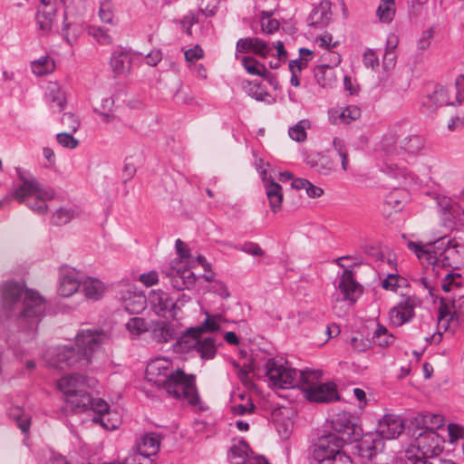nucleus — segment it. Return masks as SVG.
I'll list each match as a JSON object with an SVG mask.
<instances>
[{
	"instance_id": "14",
	"label": "nucleus",
	"mask_w": 464,
	"mask_h": 464,
	"mask_svg": "<svg viewBox=\"0 0 464 464\" xmlns=\"http://www.w3.org/2000/svg\"><path fill=\"white\" fill-rule=\"evenodd\" d=\"M418 451L426 458L438 456L444 449V440L436 431L422 430L415 439Z\"/></svg>"
},
{
	"instance_id": "2",
	"label": "nucleus",
	"mask_w": 464,
	"mask_h": 464,
	"mask_svg": "<svg viewBox=\"0 0 464 464\" xmlns=\"http://www.w3.org/2000/svg\"><path fill=\"white\" fill-rule=\"evenodd\" d=\"M98 381L92 377L74 372L58 381L59 390L66 396V408L74 413L92 410L100 416L110 410V405L101 398H92L89 389H94Z\"/></svg>"
},
{
	"instance_id": "32",
	"label": "nucleus",
	"mask_w": 464,
	"mask_h": 464,
	"mask_svg": "<svg viewBox=\"0 0 464 464\" xmlns=\"http://www.w3.org/2000/svg\"><path fill=\"white\" fill-rule=\"evenodd\" d=\"M314 75L317 83L324 88L332 87L336 82L334 68L325 63L317 65L314 70Z\"/></svg>"
},
{
	"instance_id": "13",
	"label": "nucleus",
	"mask_w": 464,
	"mask_h": 464,
	"mask_svg": "<svg viewBox=\"0 0 464 464\" xmlns=\"http://www.w3.org/2000/svg\"><path fill=\"white\" fill-rule=\"evenodd\" d=\"M148 302L156 314L166 319H174L177 316L178 304L173 297L163 291H150Z\"/></svg>"
},
{
	"instance_id": "4",
	"label": "nucleus",
	"mask_w": 464,
	"mask_h": 464,
	"mask_svg": "<svg viewBox=\"0 0 464 464\" xmlns=\"http://www.w3.org/2000/svg\"><path fill=\"white\" fill-rule=\"evenodd\" d=\"M170 362L168 360L156 359L147 366V374L150 376H162L163 379L154 382L162 386L166 392L179 400H185L191 406H198L201 402L196 386V376L186 374L181 369L175 371L169 369Z\"/></svg>"
},
{
	"instance_id": "57",
	"label": "nucleus",
	"mask_w": 464,
	"mask_h": 464,
	"mask_svg": "<svg viewBox=\"0 0 464 464\" xmlns=\"http://www.w3.org/2000/svg\"><path fill=\"white\" fill-rule=\"evenodd\" d=\"M408 247L409 249L412 250L419 258L425 257L428 261V253H431L432 251V243H430L424 246L419 243L410 241L408 243Z\"/></svg>"
},
{
	"instance_id": "33",
	"label": "nucleus",
	"mask_w": 464,
	"mask_h": 464,
	"mask_svg": "<svg viewBox=\"0 0 464 464\" xmlns=\"http://www.w3.org/2000/svg\"><path fill=\"white\" fill-rule=\"evenodd\" d=\"M249 450H251L248 443L242 440L230 448L227 458L232 464H246L249 459Z\"/></svg>"
},
{
	"instance_id": "47",
	"label": "nucleus",
	"mask_w": 464,
	"mask_h": 464,
	"mask_svg": "<svg viewBox=\"0 0 464 464\" xmlns=\"http://www.w3.org/2000/svg\"><path fill=\"white\" fill-rule=\"evenodd\" d=\"M92 420L94 423L102 425L105 430H116L120 423L117 418L114 419L112 417V413L110 411V410L106 413L93 417Z\"/></svg>"
},
{
	"instance_id": "41",
	"label": "nucleus",
	"mask_w": 464,
	"mask_h": 464,
	"mask_svg": "<svg viewBox=\"0 0 464 464\" xmlns=\"http://www.w3.org/2000/svg\"><path fill=\"white\" fill-rule=\"evenodd\" d=\"M405 196V190L401 188H394L389 194L385 196L384 206L395 212H399L403 208V198Z\"/></svg>"
},
{
	"instance_id": "39",
	"label": "nucleus",
	"mask_w": 464,
	"mask_h": 464,
	"mask_svg": "<svg viewBox=\"0 0 464 464\" xmlns=\"http://www.w3.org/2000/svg\"><path fill=\"white\" fill-rule=\"evenodd\" d=\"M31 67L35 75L43 76L53 72L55 68V63L49 56H42L38 60L33 61Z\"/></svg>"
},
{
	"instance_id": "1",
	"label": "nucleus",
	"mask_w": 464,
	"mask_h": 464,
	"mask_svg": "<svg viewBox=\"0 0 464 464\" xmlns=\"http://www.w3.org/2000/svg\"><path fill=\"white\" fill-rule=\"evenodd\" d=\"M0 291L3 312L6 316L15 315V329L8 331L6 342L18 357L24 353L22 346L37 338L46 301L38 292L24 290V285L17 282L4 283Z\"/></svg>"
},
{
	"instance_id": "46",
	"label": "nucleus",
	"mask_w": 464,
	"mask_h": 464,
	"mask_svg": "<svg viewBox=\"0 0 464 464\" xmlns=\"http://www.w3.org/2000/svg\"><path fill=\"white\" fill-rule=\"evenodd\" d=\"M309 126V121L303 120L298 121L295 126L291 127L288 130L290 138L295 141L303 142L306 140L305 128Z\"/></svg>"
},
{
	"instance_id": "50",
	"label": "nucleus",
	"mask_w": 464,
	"mask_h": 464,
	"mask_svg": "<svg viewBox=\"0 0 464 464\" xmlns=\"http://www.w3.org/2000/svg\"><path fill=\"white\" fill-rule=\"evenodd\" d=\"M272 50L273 47L269 46L266 41L258 37H253L252 52L255 54L259 55L262 58H266L268 55H270Z\"/></svg>"
},
{
	"instance_id": "31",
	"label": "nucleus",
	"mask_w": 464,
	"mask_h": 464,
	"mask_svg": "<svg viewBox=\"0 0 464 464\" xmlns=\"http://www.w3.org/2000/svg\"><path fill=\"white\" fill-rule=\"evenodd\" d=\"M82 282L77 278L73 271L63 275L60 280L58 292L60 295L68 297L79 290Z\"/></svg>"
},
{
	"instance_id": "54",
	"label": "nucleus",
	"mask_w": 464,
	"mask_h": 464,
	"mask_svg": "<svg viewBox=\"0 0 464 464\" xmlns=\"http://www.w3.org/2000/svg\"><path fill=\"white\" fill-rule=\"evenodd\" d=\"M62 124L69 132H75L80 127L79 119L72 112H64L61 118Z\"/></svg>"
},
{
	"instance_id": "59",
	"label": "nucleus",
	"mask_w": 464,
	"mask_h": 464,
	"mask_svg": "<svg viewBox=\"0 0 464 464\" xmlns=\"http://www.w3.org/2000/svg\"><path fill=\"white\" fill-rule=\"evenodd\" d=\"M99 16L101 20L104 23L110 24L113 19V13L111 11V1L107 0L101 3Z\"/></svg>"
},
{
	"instance_id": "10",
	"label": "nucleus",
	"mask_w": 464,
	"mask_h": 464,
	"mask_svg": "<svg viewBox=\"0 0 464 464\" xmlns=\"http://www.w3.org/2000/svg\"><path fill=\"white\" fill-rule=\"evenodd\" d=\"M439 326L445 331L454 329L464 322V295L458 298L449 299L447 297L440 298V307L438 309Z\"/></svg>"
},
{
	"instance_id": "56",
	"label": "nucleus",
	"mask_w": 464,
	"mask_h": 464,
	"mask_svg": "<svg viewBox=\"0 0 464 464\" xmlns=\"http://www.w3.org/2000/svg\"><path fill=\"white\" fill-rule=\"evenodd\" d=\"M235 248L255 256H263L265 255V251L255 242H246L243 245L236 246Z\"/></svg>"
},
{
	"instance_id": "62",
	"label": "nucleus",
	"mask_w": 464,
	"mask_h": 464,
	"mask_svg": "<svg viewBox=\"0 0 464 464\" xmlns=\"http://www.w3.org/2000/svg\"><path fill=\"white\" fill-rule=\"evenodd\" d=\"M362 62L367 68L375 69L379 66V58L372 49H367L364 52Z\"/></svg>"
},
{
	"instance_id": "48",
	"label": "nucleus",
	"mask_w": 464,
	"mask_h": 464,
	"mask_svg": "<svg viewBox=\"0 0 464 464\" xmlns=\"http://www.w3.org/2000/svg\"><path fill=\"white\" fill-rule=\"evenodd\" d=\"M406 283V279L399 274H390L382 282V286L385 290L396 291Z\"/></svg>"
},
{
	"instance_id": "3",
	"label": "nucleus",
	"mask_w": 464,
	"mask_h": 464,
	"mask_svg": "<svg viewBox=\"0 0 464 464\" xmlns=\"http://www.w3.org/2000/svg\"><path fill=\"white\" fill-rule=\"evenodd\" d=\"M108 339V334L99 329H83L75 337V346L63 345L53 349V365L58 368L86 367L92 361V355L98 351Z\"/></svg>"
},
{
	"instance_id": "27",
	"label": "nucleus",
	"mask_w": 464,
	"mask_h": 464,
	"mask_svg": "<svg viewBox=\"0 0 464 464\" xmlns=\"http://www.w3.org/2000/svg\"><path fill=\"white\" fill-rule=\"evenodd\" d=\"M35 185L36 184L34 183V181H24V183H20L11 193L5 195L4 198L0 199V209L10 206L14 199L22 204L24 201V191L28 192L29 190L35 188Z\"/></svg>"
},
{
	"instance_id": "18",
	"label": "nucleus",
	"mask_w": 464,
	"mask_h": 464,
	"mask_svg": "<svg viewBox=\"0 0 464 464\" xmlns=\"http://www.w3.org/2000/svg\"><path fill=\"white\" fill-rule=\"evenodd\" d=\"M178 267L171 266L168 273L170 284L178 291L190 289L194 286L197 276L189 268H187L182 261L177 263Z\"/></svg>"
},
{
	"instance_id": "63",
	"label": "nucleus",
	"mask_w": 464,
	"mask_h": 464,
	"mask_svg": "<svg viewBox=\"0 0 464 464\" xmlns=\"http://www.w3.org/2000/svg\"><path fill=\"white\" fill-rule=\"evenodd\" d=\"M262 31L265 34H270L279 29V23L274 18L267 17L263 19L261 23Z\"/></svg>"
},
{
	"instance_id": "38",
	"label": "nucleus",
	"mask_w": 464,
	"mask_h": 464,
	"mask_svg": "<svg viewBox=\"0 0 464 464\" xmlns=\"http://www.w3.org/2000/svg\"><path fill=\"white\" fill-rule=\"evenodd\" d=\"M395 0H381L376 15L382 23H391L395 15Z\"/></svg>"
},
{
	"instance_id": "21",
	"label": "nucleus",
	"mask_w": 464,
	"mask_h": 464,
	"mask_svg": "<svg viewBox=\"0 0 464 464\" xmlns=\"http://www.w3.org/2000/svg\"><path fill=\"white\" fill-rule=\"evenodd\" d=\"M338 289L343 295V300L354 304L362 294V285L354 279L353 272L351 269H344L338 283Z\"/></svg>"
},
{
	"instance_id": "52",
	"label": "nucleus",
	"mask_w": 464,
	"mask_h": 464,
	"mask_svg": "<svg viewBox=\"0 0 464 464\" xmlns=\"http://www.w3.org/2000/svg\"><path fill=\"white\" fill-rule=\"evenodd\" d=\"M340 116L344 124H349L352 121L360 118L361 110L359 107L355 105H350L341 110Z\"/></svg>"
},
{
	"instance_id": "34",
	"label": "nucleus",
	"mask_w": 464,
	"mask_h": 464,
	"mask_svg": "<svg viewBox=\"0 0 464 464\" xmlns=\"http://www.w3.org/2000/svg\"><path fill=\"white\" fill-rule=\"evenodd\" d=\"M175 334V329L171 324L161 322L152 330L151 337L155 342L163 343L174 339Z\"/></svg>"
},
{
	"instance_id": "37",
	"label": "nucleus",
	"mask_w": 464,
	"mask_h": 464,
	"mask_svg": "<svg viewBox=\"0 0 464 464\" xmlns=\"http://www.w3.org/2000/svg\"><path fill=\"white\" fill-rule=\"evenodd\" d=\"M207 318L201 325L197 327H190L194 329L196 334H202L203 333H214L220 329L219 321H227L221 314L211 316L208 312L206 313Z\"/></svg>"
},
{
	"instance_id": "42",
	"label": "nucleus",
	"mask_w": 464,
	"mask_h": 464,
	"mask_svg": "<svg viewBox=\"0 0 464 464\" xmlns=\"http://www.w3.org/2000/svg\"><path fill=\"white\" fill-rule=\"evenodd\" d=\"M243 88L249 96L258 102H264L266 101V97L269 96V93L266 91L261 82L248 81L243 83Z\"/></svg>"
},
{
	"instance_id": "35",
	"label": "nucleus",
	"mask_w": 464,
	"mask_h": 464,
	"mask_svg": "<svg viewBox=\"0 0 464 464\" xmlns=\"http://www.w3.org/2000/svg\"><path fill=\"white\" fill-rule=\"evenodd\" d=\"M81 287L85 296L89 299L99 300L103 294L104 286L98 279L88 278L82 283Z\"/></svg>"
},
{
	"instance_id": "7",
	"label": "nucleus",
	"mask_w": 464,
	"mask_h": 464,
	"mask_svg": "<svg viewBox=\"0 0 464 464\" xmlns=\"http://www.w3.org/2000/svg\"><path fill=\"white\" fill-rule=\"evenodd\" d=\"M424 194L435 202L443 227L454 230L464 227V208L455 196L450 198L442 194L440 188L427 189Z\"/></svg>"
},
{
	"instance_id": "19",
	"label": "nucleus",
	"mask_w": 464,
	"mask_h": 464,
	"mask_svg": "<svg viewBox=\"0 0 464 464\" xmlns=\"http://www.w3.org/2000/svg\"><path fill=\"white\" fill-rule=\"evenodd\" d=\"M404 429L403 420L400 416L385 414L382 419L379 420L375 431L385 440L398 438L403 432Z\"/></svg>"
},
{
	"instance_id": "44",
	"label": "nucleus",
	"mask_w": 464,
	"mask_h": 464,
	"mask_svg": "<svg viewBox=\"0 0 464 464\" xmlns=\"http://www.w3.org/2000/svg\"><path fill=\"white\" fill-rule=\"evenodd\" d=\"M126 329L133 336H140L149 330V324L144 318L132 317L125 324Z\"/></svg>"
},
{
	"instance_id": "23",
	"label": "nucleus",
	"mask_w": 464,
	"mask_h": 464,
	"mask_svg": "<svg viewBox=\"0 0 464 464\" xmlns=\"http://www.w3.org/2000/svg\"><path fill=\"white\" fill-rule=\"evenodd\" d=\"M82 32L81 24L77 21V17L70 14L69 11L65 9L63 13L62 36L64 41L72 46L77 38Z\"/></svg>"
},
{
	"instance_id": "51",
	"label": "nucleus",
	"mask_w": 464,
	"mask_h": 464,
	"mask_svg": "<svg viewBox=\"0 0 464 464\" xmlns=\"http://www.w3.org/2000/svg\"><path fill=\"white\" fill-rule=\"evenodd\" d=\"M319 464H353L351 457L345 450L335 452V455L324 457V459L318 462Z\"/></svg>"
},
{
	"instance_id": "8",
	"label": "nucleus",
	"mask_w": 464,
	"mask_h": 464,
	"mask_svg": "<svg viewBox=\"0 0 464 464\" xmlns=\"http://www.w3.org/2000/svg\"><path fill=\"white\" fill-rule=\"evenodd\" d=\"M175 349L181 353L196 351L203 360H211L217 354L215 339L212 337L201 338L196 334L194 329H187L178 338Z\"/></svg>"
},
{
	"instance_id": "43",
	"label": "nucleus",
	"mask_w": 464,
	"mask_h": 464,
	"mask_svg": "<svg viewBox=\"0 0 464 464\" xmlns=\"http://www.w3.org/2000/svg\"><path fill=\"white\" fill-rule=\"evenodd\" d=\"M373 342L381 347H387L394 342L395 337L389 334L387 328L380 324L372 335Z\"/></svg>"
},
{
	"instance_id": "55",
	"label": "nucleus",
	"mask_w": 464,
	"mask_h": 464,
	"mask_svg": "<svg viewBox=\"0 0 464 464\" xmlns=\"http://www.w3.org/2000/svg\"><path fill=\"white\" fill-rule=\"evenodd\" d=\"M351 345L355 351L362 353L371 348L372 341L364 338L362 334H357L351 339Z\"/></svg>"
},
{
	"instance_id": "15",
	"label": "nucleus",
	"mask_w": 464,
	"mask_h": 464,
	"mask_svg": "<svg viewBox=\"0 0 464 464\" xmlns=\"http://www.w3.org/2000/svg\"><path fill=\"white\" fill-rule=\"evenodd\" d=\"M355 442L353 448L356 453L366 459H372L384 448V440L376 431L362 433V437Z\"/></svg>"
},
{
	"instance_id": "16",
	"label": "nucleus",
	"mask_w": 464,
	"mask_h": 464,
	"mask_svg": "<svg viewBox=\"0 0 464 464\" xmlns=\"http://www.w3.org/2000/svg\"><path fill=\"white\" fill-rule=\"evenodd\" d=\"M345 443L335 433H328L322 436L315 444L313 456L317 462L324 459V457L335 455V452L343 451Z\"/></svg>"
},
{
	"instance_id": "28",
	"label": "nucleus",
	"mask_w": 464,
	"mask_h": 464,
	"mask_svg": "<svg viewBox=\"0 0 464 464\" xmlns=\"http://www.w3.org/2000/svg\"><path fill=\"white\" fill-rule=\"evenodd\" d=\"M266 193L269 200L271 210L276 213L281 209L283 202L282 186L273 179L265 180Z\"/></svg>"
},
{
	"instance_id": "60",
	"label": "nucleus",
	"mask_w": 464,
	"mask_h": 464,
	"mask_svg": "<svg viewBox=\"0 0 464 464\" xmlns=\"http://www.w3.org/2000/svg\"><path fill=\"white\" fill-rule=\"evenodd\" d=\"M90 34L101 44H109L111 43L112 39L111 35L108 34L107 30L103 27H93L92 28Z\"/></svg>"
},
{
	"instance_id": "20",
	"label": "nucleus",
	"mask_w": 464,
	"mask_h": 464,
	"mask_svg": "<svg viewBox=\"0 0 464 464\" xmlns=\"http://www.w3.org/2000/svg\"><path fill=\"white\" fill-rule=\"evenodd\" d=\"M421 104L429 112H434L440 107L454 105V102L450 101L448 90L440 84H435L432 90L428 91L423 96Z\"/></svg>"
},
{
	"instance_id": "64",
	"label": "nucleus",
	"mask_w": 464,
	"mask_h": 464,
	"mask_svg": "<svg viewBox=\"0 0 464 464\" xmlns=\"http://www.w3.org/2000/svg\"><path fill=\"white\" fill-rule=\"evenodd\" d=\"M406 459L404 460V464H433L429 460V458L421 455L412 454L411 451H406Z\"/></svg>"
},
{
	"instance_id": "36",
	"label": "nucleus",
	"mask_w": 464,
	"mask_h": 464,
	"mask_svg": "<svg viewBox=\"0 0 464 464\" xmlns=\"http://www.w3.org/2000/svg\"><path fill=\"white\" fill-rule=\"evenodd\" d=\"M400 148L407 154L416 156L424 148V142L421 137L418 135H410L401 141Z\"/></svg>"
},
{
	"instance_id": "61",
	"label": "nucleus",
	"mask_w": 464,
	"mask_h": 464,
	"mask_svg": "<svg viewBox=\"0 0 464 464\" xmlns=\"http://www.w3.org/2000/svg\"><path fill=\"white\" fill-rule=\"evenodd\" d=\"M448 433L450 441L453 443L464 437V428L459 424L450 423L448 425Z\"/></svg>"
},
{
	"instance_id": "53",
	"label": "nucleus",
	"mask_w": 464,
	"mask_h": 464,
	"mask_svg": "<svg viewBox=\"0 0 464 464\" xmlns=\"http://www.w3.org/2000/svg\"><path fill=\"white\" fill-rule=\"evenodd\" d=\"M73 132L64 131L56 135L57 142L67 149H74L78 146L79 141L72 136Z\"/></svg>"
},
{
	"instance_id": "22",
	"label": "nucleus",
	"mask_w": 464,
	"mask_h": 464,
	"mask_svg": "<svg viewBox=\"0 0 464 464\" xmlns=\"http://www.w3.org/2000/svg\"><path fill=\"white\" fill-rule=\"evenodd\" d=\"M122 306L130 314H138L146 308L147 298L141 292H136L134 286H128L121 295Z\"/></svg>"
},
{
	"instance_id": "45",
	"label": "nucleus",
	"mask_w": 464,
	"mask_h": 464,
	"mask_svg": "<svg viewBox=\"0 0 464 464\" xmlns=\"http://www.w3.org/2000/svg\"><path fill=\"white\" fill-rule=\"evenodd\" d=\"M242 65L245 70L252 75L261 76L266 72L265 64L259 63L256 58L252 56H245L242 58Z\"/></svg>"
},
{
	"instance_id": "6",
	"label": "nucleus",
	"mask_w": 464,
	"mask_h": 464,
	"mask_svg": "<svg viewBox=\"0 0 464 464\" xmlns=\"http://www.w3.org/2000/svg\"><path fill=\"white\" fill-rule=\"evenodd\" d=\"M322 372L304 369L300 372L301 391L304 398L312 402L329 403L340 400L334 382H321Z\"/></svg>"
},
{
	"instance_id": "25",
	"label": "nucleus",
	"mask_w": 464,
	"mask_h": 464,
	"mask_svg": "<svg viewBox=\"0 0 464 464\" xmlns=\"http://www.w3.org/2000/svg\"><path fill=\"white\" fill-rule=\"evenodd\" d=\"M331 2L329 0L322 1L310 13L307 19L308 24L312 26L326 25L331 19Z\"/></svg>"
},
{
	"instance_id": "24",
	"label": "nucleus",
	"mask_w": 464,
	"mask_h": 464,
	"mask_svg": "<svg viewBox=\"0 0 464 464\" xmlns=\"http://www.w3.org/2000/svg\"><path fill=\"white\" fill-rule=\"evenodd\" d=\"M268 359H271L268 357L266 353L262 351H256L253 352L251 354V358L248 360L247 363L244 364L243 367L239 368L238 370V376L239 378L245 382L248 379V374L250 372L256 373L258 372L261 368L265 369V364Z\"/></svg>"
},
{
	"instance_id": "9",
	"label": "nucleus",
	"mask_w": 464,
	"mask_h": 464,
	"mask_svg": "<svg viewBox=\"0 0 464 464\" xmlns=\"http://www.w3.org/2000/svg\"><path fill=\"white\" fill-rule=\"evenodd\" d=\"M16 173L21 183L24 181H34L36 185L35 188L28 191H24V201L22 204H25L34 212L43 215L45 214L48 208L46 200L53 199L55 196V192L51 188H44L34 177H26L24 170L21 168H16Z\"/></svg>"
},
{
	"instance_id": "26",
	"label": "nucleus",
	"mask_w": 464,
	"mask_h": 464,
	"mask_svg": "<svg viewBox=\"0 0 464 464\" xmlns=\"http://www.w3.org/2000/svg\"><path fill=\"white\" fill-rule=\"evenodd\" d=\"M111 67L115 75H121L130 71L131 56L127 51L115 50L111 57Z\"/></svg>"
},
{
	"instance_id": "58",
	"label": "nucleus",
	"mask_w": 464,
	"mask_h": 464,
	"mask_svg": "<svg viewBox=\"0 0 464 464\" xmlns=\"http://www.w3.org/2000/svg\"><path fill=\"white\" fill-rule=\"evenodd\" d=\"M255 410H256V406L251 398L247 399V401L246 404H237V405H233L231 407L232 412L234 414L240 415V416L246 415L247 413H253V412H255Z\"/></svg>"
},
{
	"instance_id": "30",
	"label": "nucleus",
	"mask_w": 464,
	"mask_h": 464,
	"mask_svg": "<svg viewBox=\"0 0 464 464\" xmlns=\"http://www.w3.org/2000/svg\"><path fill=\"white\" fill-rule=\"evenodd\" d=\"M415 421L418 429L435 431L443 426L444 419L440 414L426 412L419 414Z\"/></svg>"
},
{
	"instance_id": "17",
	"label": "nucleus",
	"mask_w": 464,
	"mask_h": 464,
	"mask_svg": "<svg viewBox=\"0 0 464 464\" xmlns=\"http://www.w3.org/2000/svg\"><path fill=\"white\" fill-rule=\"evenodd\" d=\"M416 300L413 297H404L389 312V320L392 325L401 326L410 322L415 315Z\"/></svg>"
},
{
	"instance_id": "29",
	"label": "nucleus",
	"mask_w": 464,
	"mask_h": 464,
	"mask_svg": "<svg viewBox=\"0 0 464 464\" xmlns=\"http://www.w3.org/2000/svg\"><path fill=\"white\" fill-rule=\"evenodd\" d=\"M160 436L156 433H149L142 437L138 446V453L140 457H150L158 453L160 450Z\"/></svg>"
},
{
	"instance_id": "5",
	"label": "nucleus",
	"mask_w": 464,
	"mask_h": 464,
	"mask_svg": "<svg viewBox=\"0 0 464 464\" xmlns=\"http://www.w3.org/2000/svg\"><path fill=\"white\" fill-rule=\"evenodd\" d=\"M440 237L432 242V251L428 253V263L439 276V268L458 269L464 263V234L445 241Z\"/></svg>"
},
{
	"instance_id": "49",
	"label": "nucleus",
	"mask_w": 464,
	"mask_h": 464,
	"mask_svg": "<svg viewBox=\"0 0 464 464\" xmlns=\"http://www.w3.org/2000/svg\"><path fill=\"white\" fill-rule=\"evenodd\" d=\"M73 218V210L61 208L53 213L51 222L55 226H63L69 223Z\"/></svg>"
},
{
	"instance_id": "11",
	"label": "nucleus",
	"mask_w": 464,
	"mask_h": 464,
	"mask_svg": "<svg viewBox=\"0 0 464 464\" xmlns=\"http://www.w3.org/2000/svg\"><path fill=\"white\" fill-rule=\"evenodd\" d=\"M303 370L287 368L276 359H268L265 364V373L272 385L280 389L301 388L300 372Z\"/></svg>"
},
{
	"instance_id": "12",
	"label": "nucleus",
	"mask_w": 464,
	"mask_h": 464,
	"mask_svg": "<svg viewBox=\"0 0 464 464\" xmlns=\"http://www.w3.org/2000/svg\"><path fill=\"white\" fill-rule=\"evenodd\" d=\"M332 429L345 444L357 441L362 435V427L350 412L338 413L332 420Z\"/></svg>"
},
{
	"instance_id": "40",
	"label": "nucleus",
	"mask_w": 464,
	"mask_h": 464,
	"mask_svg": "<svg viewBox=\"0 0 464 464\" xmlns=\"http://www.w3.org/2000/svg\"><path fill=\"white\" fill-rule=\"evenodd\" d=\"M56 9L53 6L49 9L38 10L36 13V23L40 30L49 33L52 30L53 21L55 16Z\"/></svg>"
}]
</instances>
